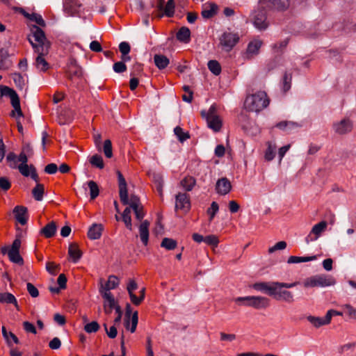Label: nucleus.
I'll use <instances>...</instances> for the list:
<instances>
[{
  "mask_svg": "<svg viewBox=\"0 0 356 356\" xmlns=\"http://www.w3.org/2000/svg\"><path fill=\"white\" fill-rule=\"evenodd\" d=\"M117 176L118 179L119 196L121 202L124 205L129 204L130 207L135 213L136 218L139 220H142L145 213L139 197L136 195H131L129 200L127 181L120 171H117Z\"/></svg>",
  "mask_w": 356,
  "mask_h": 356,
  "instance_id": "nucleus-1",
  "label": "nucleus"
},
{
  "mask_svg": "<svg viewBox=\"0 0 356 356\" xmlns=\"http://www.w3.org/2000/svg\"><path fill=\"white\" fill-rule=\"evenodd\" d=\"M31 35L29 37V41L35 52L48 54L50 48V42L47 41L44 31L38 26L33 25L31 28Z\"/></svg>",
  "mask_w": 356,
  "mask_h": 356,
  "instance_id": "nucleus-2",
  "label": "nucleus"
},
{
  "mask_svg": "<svg viewBox=\"0 0 356 356\" xmlns=\"http://www.w3.org/2000/svg\"><path fill=\"white\" fill-rule=\"evenodd\" d=\"M268 104L269 100L266 93L264 91H259L246 97L244 106L249 111L257 113L266 108Z\"/></svg>",
  "mask_w": 356,
  "mask_h": 356,
  "instance_id": "nucleus-3",
  "label": "nucleus"
},
{
  "mask_svg": "<svg viewBox=\"0 0 356 356\" xmlns=\"http://www.w3.org/2000/svg\"><path fill=\"white\" fill-rule=\"evenodd\" d=\"M22 241L19 237H17L10 245H5L1 248V252L3 255H7L8 259L13 264L22 266L24 264L23 258L19 254Z\"/></svg>",
  "mask_w": 356,
  "mask_h": 356,
  "instance_id": "nucleus-4",
  "label": "nucleus"
},
{
  "mask_svg": "<svg viewBox=\"0 0 356 356\" xmlns=\"http://www.w3.org/2000/svg\"><path fill=\"white\" fill-rule=\"evenodd\" d=\"M201 116L207 120L209 128L215 132L220 131L222 121L218 115V108L216 104L211 105L208 111H202Z\"/></svg>",
  "mask_w": 356,
  "mask_h": 356,
  "instance_id": "nucleus-5",
  "label": "nucleus"
},
{
  "mask_svg": "<svg viewBox=\"0 0 356 356\" xmlns=\"http://www.w3.org/2000/svg\"><path fill=\"white\" fill-rule=\"evenodd\" d=\"M276 286L273 287L272 297L277 300H283L287 302H292L293 300V295L291 291H286L285 289H290L297 285L298 282L293 283H284L275 282Z\"/></svg>",
  "mask_w": 356,
  "mask_h": 356,
  "instance_id": "nucleus-6",
  "label": "nucleus"
},
{
  "mask_svg": "<svg viewBox=\"0 0 356 356\" xmlns=\"http://www.w3.org/2000/svg\"><path fill=\"white\" fill-rule=\"evenodd\" d=\"M1 95L8 96L10 98V103L14 110L11 113L12 116H15L17 113L18 117H22L23 113L20 106V100L17 92L12 88L6 86H0Z\"/></svg>",
  "mask_w": 356,
  "mask_h": 356,
  "instance_id": "nucleus-7",
  "label": "nucleus"
},
{
  "mask_svg": "<svg viewBox=\"0 0 356 356\" xmlns=\"http://www.w3.org/2000/svg\"><path fill=\"white\" fill-rule=\"evenodd\" d=\"M335 284L334 279L326 275H317L307 278L304 282L305 287H325Z\"/></svg>",
  "mask_w": 356,
  "mask_h": 356,
  "instance_id": "nucleus-8",
  "label": "nucleus"
},
{
  "mask_svg": "<svg viewBox=\"0 0 356 356\" xmlns=\"http://www.w3.org/2000/svg\"><path fill=\"white\" fill-rule=\"evenodd\" d=\"M265 7L261 4V8L255 10L252 14V22L254 26L259 30L262 31L267 29L268 22H267V13Z\"/></svg>",
  "mask_w": 356,
  "mask_h": 356,
  "instance_id": "nucleus-9",
  "label": "nucleus"
},
{
  "mask_svg": "<svg viewBox=\"0 0 356 356\" xmlns=\"http://www.w3.org/2000/svg\"><path fill=\"white\" fill-rule=\"evenodd\" d=\"M65 74L66 77L72 81H73L75 79L82 78V68L78 65L75 58L70 57L68 59Z\"/></svg>",
  "mask_w": 356,
  "mask_h": 356,
  "instance_id": "nucleus-10",
  "label": "nucleus"
},
{
  "mask_svg": "<svg viewBox=\"0 0 356 356\" xmlns=\"http://www.w3.org/2000/svg\"><path fill=\"white\" fill-rule=\"evenodd\" d=\"M327 223L325 220H322L320 222L316 224L312 227L309 234L305 238L306 243H309L316 241L321 235V234L325 230Z\"/></svg>",
  "mask_w": 356,
  "mask_h": 356,
  "instance_id": "nucleus-11",
  "label": "nucleus"
},
{
  "mask_svg": "<svg viewBox=\"0 0 356 356\" xmlns=\"http://www.w3.org/2000/svg\"><path fill=\"white\" fill-rule=\"evenodd\" d=\"M245 120H248V115L242 113L238 118V121L244 131L250 136L257 135L260 131L259 127L256 125L254 121H248L249 127L248 124L243 122Z\"/></svg>",
  "mask_w": 356,
  "mask_h": 356,
  "instance_id": "nucleus-12",
  "label": "nucleus"
},
{
  "mask_svg": "<svg viewBox=\"0 0 356 356\" xmlns=\"http://www.w3.org/2000/svg\"><path fill=\"white\" fill-rule=\"evenodd\" d=\"M353 122L349 118H344L339 122L333 123L332 128L335 133L339 135L346 134L353 129Z\"/></svg>",
  "mask_w": 356,
  "mask_h": 356,
  "instance_id": "nucleus-13",
  "label": "nucleus"
},
{
  "mask_svg": "<svg viewBox=\"0 0 356 356\" xmlns=\"http://www.w3.org/2000/svg\"><path fill=\"white\" fill-rule=\"evenodd\" d=\"M118 284V278L114 275H111L105 282L103 279L100 280L99 291L100 293H111V290L115 289Z\"/></svg>",
  "mask_w": 356,
  "mask_h": 356,
  "instance_id": "nucleus-14",
  "label": "nucleus"
},
{
  "mask_svg": "<svg viewBox=\"0 0 356 356\" xmlns=\"http://www.w3.org/2000/svg\"><path fill=\"white\" fill-rule=\"evenodd\" d=\"M240 37L237 32H224V51H229L239 42Z\"/></svg>",
  "mask_w": 356,
  "mask_h": 356,
  "instance_id": "nucleus-15",
  "label": "nucleus"
},
{
  "mask_svg": "<svg viewBox=\"0 0 356 356\" xmlns=\"http://www.w3.org/2000/svg\"><path fill=\"white\" fill-rule=\"evenodd\" d=\"M261 4L269 9L284 10L289 6V0H261Z\"/></svg>",
  "mask_w": 356,
  "mask_h": 356,
  "instance_id": "nucleus-16",
  "label": "nucleus"
},
{
  "mask_svg": "<svg viewBox=\"0 0 356 356\" xmlns=\"http://www.w3.org/2000/svg\"><path fill=\"white\" fill-rule=\"evenodd\" d=\"M165 0H157V8L162 11L163 15L171 17L175 14V0H168L164 6Z\"/></svg>",
  "mask_w": 356,
  "mask_h": 356,
  "instance_id": "nucleus-17",
  "label": "nucleus"
},
{
  "mask_svg": "<svg viewBox=\"0 0 356 356\" xmlns=\"http://www.w3.org/2000/svg\"><path fill=\"white\" fill-rule=\"evenodd\" d=\"M191 208L190 197L186 193H179L176 195L175 209L188 211Z\"/></svg>",
  "mask_w": 356,
  "mask_h": 356,
  "instance_id": "nucleus-18",
  "label": "nucleus"
},
{
  "mask_svg": "<svg viewBox=\"0 0 356 356\" xmlns=\"http://www.w3.org/2000/svg\"><path fill=\"white\" fill-rule=\"evenodd\" d=\"M104 298V311L106 314H110L118 303L112 293H100Z\"/></svg>",
  "mask_w": 356,
  "mask_h": 356,
  "instance_id": "nucleus-19",
  "label": "nucleus"
},
{
  "mask_svg": "<svg viewBox=\"0 0 356 356\" xmlns=\"http://www.w3.org/2000/svg\"><path fill=\"white\" fill-rule=\"evenodd\" d=\"M13 213L17 222L22 225L26 224L28 220V209L24 206H16L13 209Z\"/></svg>",
  "mask_w": 356,
  "mask_h": 356,
  "instance_id": "nucleus-20",
  "label": "nucleus"
},
{
  "mask_svg": "<svg viewBox=\"0 0 356 356\" xmlns=\"http://www.w3.org/2000/svg\"><path fill=\"white\" fill-rule=\"evenodd\" d=\"M275 282H256L253 284L252 287L254 289L263 292L270 296H272L274 286L277 284H275Z\"/></svg>",
  "mask_w": 356,
  "mask_h": 356,
  "instance_id": "nucleus-21",
  "label": "nucleus"
},
{
  "mask_svg": "<svg viewBox=\"0 0 356 356\" xmlns=\"http://www.w3.org/2000/svg\"><path fill=\"white\" fill-rule=\"evenodd\" d=\"M69 259L76 264L81 257L82 252L76 243H71L68 248Z\"/></svg>",
  "mask_w": 356,
  "mask_h": 356,
  "instance_id": "nucleus-22",
  "label": "nucleus"
},
{
  "mask_svg": "<svg viewBox=\"0 0 356 356\" xmlns=\"http://www.w3.org/2000/svg\"><path fill=\"white\" fill-rule=\"evenodd\" d=\"M321 255H313V256H303V257H298V256H291L289 257L287 260L288 264H296L301 262H308V261H317Z\"/></svg>",
  "mask_w": 356,
  "mask_h": 356,
  "instance_id": "nucleus-23",
  "label": "nucleus"
},
{
  "mask_svg": "<svg viewBox=\"0 0 356 356\" xmlns=\"http://www.w3.org/2000/svg\"><path fill=\"white\" fill-rule=\"evenodd\" d=\"M269 299L263 296H252L251 306L257 309H265L269 305Z\"/></svg>",
  "mask_w": 356,
  "mask_h": 356,
  "instance_id": "nucleus-24",
  "label": "nucleus"
},
{
  "mask_svg": "<svg viewBox=\"0 0 356 356\" xmlns=\"http://www.w3.org/2000/svg\"><path fill=\"white\" fill-rule=\"evenodd\" d=\"M149 222L147 220L143 221L139 226V234L142 243L147 245L149 241Z\"/></svg>",
  "mask_w": 356,
  "mask_h": 356,
  "instance_id": "nucleus-25",
  "label": "nucleus"
},
{
  "mask_svg": "<svg viewBox=\"0 0 356 356\" xmlns=\"http://www.w3.org/2000/svg\"><path fill=\"white\" fill-rule=\"evenodd\" d=\"M218 6L215 3L205 4L201 12V15L204 19H210L216 15Z\"/></svg>",
  "mask_w": 356,
  "mask_h": 356,
  "instance_id": "nucleus-26",
  "label": "nucleus"
},
{
  "mask_svg": "<svg viewBox=\"0 0 356 356\" xmlns=\"http://www.w3.org/2000/svg\"><path fill=\"white\" fill-rule=\"evenodd\" d=\"M103 229L102 224H93L88 230V238L93 240L99 239L102 236Z\"/></svg>",
  "mask_w": 356,
  "mask_h": 356,
  "instance_id": "nucleus-27",
  "label": "nucleus"
},
{
  "mask_svg": "<svg viewBox=\"0 0 356 356\" xmlns=\"http://www.w3.org/2000/svg\"><path fill=\"white\" fill-rule=\"evenodd\" d=\"M56 224L54 221H51L47 224L41 230L40 234H42L45 238L53 237L56 232Z\"/></svg>",
  "mask_w": 356,
  "mask_h": 356,
  "instance_id": "nucleus-28",
  "label": "nucleus"
},
{
  "mask_svg": "<svg viewBox=\"0 0 356 356\" xmlns=\"http://www.w3.org/2000/svg\"><path fill=\"white\" fill-rule=\"evenodd\" d=\"M176 37L179 41L188 43L191 39V31L188 27L183 26L179 29Z\"/></svg>",
  "mask_w": 356,
  "mask_h": 356,
  "instance_id": "nucleus-29",
  "label": "nucleus"
},
{
  "mask_svg": "<svg viewBox=\"0 0 356 356\" xmlns=\"http://www.w3.org/2000/svg\"><path fill=\"white\" fill-rule=\"evenodd\" d=\"M38 56L35 59V66L36 67L42 72H46L49 68V64L44 59V56L47 54H41L40 52H37Z\"/></svg>",
  "mask_w": 356,
  "mask_h": 356,
  "instance_id": "nucleus-30",
  "label": "nucleus"
},
{
  "mask_svg": "<svg viewBox=\"0 0 356 356\" xmlns=\"http://www.w3.org/2000/svg\"><path fill=\"white\" fill-rule=\"evenodd\" d=\"M155 65L159 70L165 69L170 63L169 59L164 55L156 54L154 56Z\"/></svg>",
  "mask_w": 356,
  "mask_h": 356,
  "instance_id": "nucleus-31",
  "label": "nucleus"
},
{
  "mask_svg": "<svg viewBox=\"0 0 356 356\" xmlns=\"http://www.w3.org/2000/svg\"><path fill=\"white\" fill-rule=\"evenodd\" d=\"M277 145L275 142L268 141L267 143V149L265 152V159L268 161H272L276 154Z\"/></svg>",
  "mask_w": 356,
  "mask_h": 356,
  "instance_id": "nucleus-32",
  "label": "nucleus"
},
{
  "mask_svg": "<svg viewBox=\"0 0 356 356\" xmlns=\"http://www.w3.org/2000/svg\"><path fill=\"white\" fill-rule=\"evenodd\" d=\"M196 184L195 179L192 176L185 177L181 181V186L186 191H191Z\"/></svg>",
  "mask_w": 356,
  "mask_h": 356,
  "instance_id": "nucleus-33",
  "label": "nucleus"
},
{
  "mask_svg": "<svg viewBox=\"0 0 356 356\" xmlns=\"http://www.w3.org/2000/svg\"><path fill=\"white\" fill-rule=\"evenodd\" d=\"M44 193V186L42 184L38 183L32 190V195L36 201H41Z\"/></svg>",
  "mask_w": 356,
  "mask_h": 356,
  "instance_id": "nucleus-34",
  "label": "nucleus"
},
{
  "mask_svg": "<svg viewBox=\"0 0 356 356\" xmlns=\"http://www.w3.org/2000/svg\"><path fill=\"white\" fill-rule=\"evenodd\" d=\"M23 15L25 17L30 19L31 21L36 22L39 26L44 27L46 24L42 16L37 13L29 14L26 12H24Z\"/></svg>",
  "mask_w": 356,
  "mask_h": 356,
  "instance_id": "nucleus-35",
  "label": "nucleus"
},
{
  "mask_svg": "<svg viewBox=\"0 0 356 356\" xmlns=\"http://www.w3.org/2000/svg\"><path fill=\"white\" fill-rule=\"evenodd\" d=\"M207 66L209 70L214 74L219 75L221 73V65L220 63H218L216 60H211L208 62Z\"/></svg>",
  "mask_w": 356,
  "mask_h": 356,
  "instance_id": "nucleus-36",
  "label": "nucleus"
},
{
  "mask_svg": "<svg viewBox=\"0 0 356 356\" xmlns=\"http://www.w3.org/2000/svg\"><path fill=\"white\" fill-rule=\"evenodd\" d=\"M0 302L13 303L17 307V302L15 297L10 293H0Z\"/></svg>",
  "mask_w": 356,
  "mask_h": 356,
  "instance_id": "nucleus-37",
  "label": "nucleus"
},
{
  "mask_svg": "<svg viewBox=\"0 0 356 356\" xmlns=\"http://www.w3.org/2000/svg\"><path fill=\"white\" fill-rule=\"evenodd\" d=\"M122 220L125 224V226L129 230H132L131 217V207H127L122 216Z\"/></svg>",
  "mask_w": 356,
  "mask_h": 356,
  "instance_id": "nucleus-38",
  "label": "nucleus"
},
{
  "mask_svg": "<svg viewBox=\"0 0 356 356\" xmlns=\"http://www.w3.org/2000/svg\"><path fill=\"white\" fill-rule=\"evenodd\" d=\"M88 186L90 189V195L91 200H95L99 193V186L97 183L94 181H89L88 182Z\"/></svg>",
  "mask_w": 356,
  "mask_h": 356,
  "instance_id": "nucleus-39",
  "label": "nucleus"
},
{
  "mask_svg": "<svg viewBox=\"0 0 356 356\" xmlns=\"http://www.w3.org/2000/svg\"><path fill=\"white\" fill-rule=\"evenodd\" d=\"M10 76L13 79L15 86L18 88L22 89L25 85L24 79L23 76L18 72H15V73L11 74Z\"/></svg>",
  "mask_w": 356,
  "mask_h": 356,
  "instance_id": "nucleus-40",
  "label": "nucleus"
},
{
  "mask_svg": "<svg viewBox=\"0 0 356 356\" xmlns=\"http://www.w3.org/2000/svg\"><path fill=\"white\" fill-rule=\"evenodd\" d=\"M261 46V42L259 40L250 42L248 46L247 53L248 54H256L258 53Z\"/></svg>",
  "mask_w": 356,
  "mask_h": 356,
  "instance_id": "nucleus-41",
  "label": "nucleus"
},
{
  "mask_svg": "<svg viewBox=\"0 0 356 356\" xmlns=\"http://www.w3.org/2000/svg\"><path fill=\"white\" fill-rule=\"evenodd\" d=\"M177 241L170 238H164L161 243V246L162 248H164L168 250H174L177 247Z\"/></svg>",
  "mask_w": 356,
  "mask_h": 356,
  "instance_id": "nucleus-42",
  "label": "nucleus"
},
{
  "mask_svg": "<svg viewBox=\"0 0 356 356\" xmlns=\"http://www.w3.org/2000/svg\"><path fill=\"white\" fill-rule=\"evenodd\" d=\"M175 134L178 138L179 140L181 143L186 140L190 138L188 132H184L183 129L179 126L176 127L174 129Z\"/></svg>",
  "mask_w": 356,
  "mask_h": 356,
  "instance_id": "nucleus-43",
  "label": "nucleus"
},
{
  "mask_svg": "<svg viewBox=\"0 0 356 356\" xmlns=\"http://www.w3.org/2000/svg\"><path fill=\"white\" fill-rule=\"evenodd\" d=\"M291 74L285 72L282 79V90L284 92H287L291 88Z\"/></svg>",
  "mask_w": 356,
  "mask_h": 356,
  "instance_id": "nucleus-44",
  "label": "nucleus"
},
{
  "mask_svg": "<svg viewBox=\"0 0 356 356\" xmlns=\"http://www.w3.org/2000/svg\"><path fill=\"white\" fill-rule=\"evenodd\" d=\"M90 163L92 165L95 166L99 169H102L104 167V163L102 157L100 155L95 154L90 159Z\"/></svg>",
  "mask_w": 356,
  "mask_h": 356,
  "instance_id": "nucleus-45",
  "label": "nucleus"
},
{
  "mask_svg": "<svg viewBox=\"0 0 356 356\" xmlns=\"http://www.w3.org/2000/svg\"><path fill=\"white\" fill-rule=\"evenodd\" d=\"M276 127L282 130L287 131L297 127L298 125L293 122L283 121L277 123Z\"/></svg>",
  "mask_w": 356,
  "mask_h": 356,
  "instance_id": "nucleus-46",
  "label": "nucleus"
},
{
  "mask_svg": "<svg viewBox=\"0 0 356 356\" xmlns=\"http://www.w3.org/2000/svg\"><path fill=\"white\" fill-rule=\"evenodd\" d=\"M100 328L99 323L97 321H92L88 323L84 326V330L87 333L97 332Z\"/></svg>",
  "mask_w": 356,
  "mask_h": 356,
  "instance_id": "nucleus-47",
  "label": "nucleus"
},
{
  "mask_svg": "<svg viewBox=\"0 0 356 356\" xmlns=\"http://www.w3.org/2000/svg\"><path fill=\"white\" fill-rule=\"evenodd\" d=\"M219 242L220 241L218 238L215 235H209L205 236L204 243L213 248L217 247Z\"/></svg>",
  "mask_w": 356,
  "mask_h": 356,
  "instance_id": "nucleus-48",
  "label": "nucleus"
},
{
  "mask_svg": "<svg viewBox=\"0 0 356 356\" xmlns=\"http://www.w3.org/2000/svg\"><path fill=\"white\" fill-rule=\"evenodd\" d=\"M286 246H287V244L285 241H279L277 243H275L273 246L269 248L268 253L272 254L277 250H283L286 248Z\"/></svg>",
  "mask_w": 356,
  "mask_h": 356,
  "instance_id": "nucleus-49",
  "label": "nucleus"
},
{
  "mask_svg": "<svg viewBox=\"0 0 356 356\" xmlns=\"http://www.w3.org/2000/svg\"><path fill=\"white\" fill-rule=\"evenodd\" d=\"M104 153L107 158H111L113 156L112 143L108 139L104 141Z\"/></svg>",
  "mask_w": 356,
  "mask_h": 356,
  "instance_id": "nucleus-50",
  "label": "nucleus"
},
{
  "mask_svg": "<svg viewBox=\"0 0 356 356\" xmlns=\"http://www.w3.org/2000/svg\"><path fill=\"white\" fill-rule=\"evenodd\" d=\"M307 319L316 327H319L325 325L323 321V318L308 316Z\"/></svg>",
  "mask_w": 356,
  "mask_h": 356,
  "instance_id": "nucleus-51",
  "label": "nucleus"
},
{
  "mask_svg": "<svg viewBox=\"0 0 356 356\" xmlns=\"http://www.w3.org/2000/svg\"><path fill=\"white\" fill-rule=\"evenodd\" d=\"M219 210V206L216 202L211 203V207L207 209V214L209 216V220H211L215 214Z\"/></svg>",
  "mask_w": 356,
  "mask_h": 356,
  "instance_id": "nucleus-52",
  "label": "nucleus"
},
{
  "mask_svg": "<svg viewBox=\"0 0 356 356\" xmlns=\"http://www.w3.org/2000/svg\"><path fill=\"white\" fill-rule=\"evenodd\" d=\"M334 315H342L341 312H337L335 310L330 309L327 311L325 316L323 318V321L325 325H327L330 323L332 316Z\"/></svg>",
  "mask_w": 356,
  "mask_h": 356,
  "instance_id": "nucleus-53",
  "label": "nucleus"
},
{
  "mask_svg": "<svg viewBox=\"0 0 356 356\" xmlns=\"http://www.w3.org/2000/svg\"><path fill=\"white\" fill-rule=\"evenodd\" d=\"M11 187V183L6 177H0V188L4 191H8Z\"/></svg>",
  "mask_w": 356,
  "mask_h": 356,
  "instance_id": "nucleus-54",
  "label": "nucleus"
},
{
  "mask_svg": "<svg viewBox=\"0 0 356 356\" xmlns=\"http://www.w3.org/2000/svg\"><path fill=\"white\" fill-rule=\"evenodd\" d=\"M129 321H130V323H131V327H129L128 330H130L131 332L134 333L136 331V327L138 325V321L137 312H135L132 314L131 320L129 319Z\"/></svg>",
  "mask_w": 356,
  "mask_h": 356,
  "instance_id": "nucleus-55",
  "label": "nucleus"
},
{
  "mask_svg": "<svg viewBox=\"0 0 356 356\" xmlns=\"http://www.w3.org/2000/svg\"><path fill=\"white\" fill-rule=\"evenodd\" d=\"M113 70L116 73H122L127 70V65L123 62H116L113 66Z\"/></svg>",
  "mask_w": 356,
  "mask_h": 356,
  "instance_id": "nucleus-56",
  "label": "nucleus"
},
{
  "mask_svg": "<svg viewBox=\"0 0 356 356\" xmlns=\"http://www.w3.org/2000/svg\"><path fill=\"white\" fill-rule=\"evenodd\" d=\"M252 298V296L238 297L236 299V302L239 305L250 307Z\"/></svg>",
  "mask_w": 356,
  "mask_h": 356,
  "instance_id": "nucleus-57",
  "label": "nucleus"
},
{
  "mask_svg": "<svg viewBox=\"0 0 356 356\" xmlns=\"http://www.w3.org/2000/svg\"><path fill=\"white\" fill-rule=\"evenodd\" d=\"M18 169L19 172L24 177H29L31 172V168L27 164H20L18 166Z\"/></svg>",
  "mask_w": 356,
  "mask_h": 356,
  "instance_id": "nucleus-58",
  "label": "nucleus"
},
{
  "mask_svg": "<svg viewBox=\"0 0 356 356\" xmlns=\"http://www.w3.org/2000/svg\"><path fill=\"white\" fill-rule=\"evenodd\" d=\"M154 181L155 182V184H156V188H157V190L161 193L162 191V188H163V177L161 175H154Z\"/></svg>",
  "mask_w": 356,
  "mask_h": 356,
  "instance_id": "nucleus-59",
  "label": "nucleus"
},
{
  "mask_svg": "<svg viewBox=\"0 0 356 356\" xmlns=\"http://www.w3.org/2000/svg\"><path fill=\"white\" fill-rule=\"evenodd\" d=\"M119 50L121 54H124V56H126V54H129L131 50L129 44L127 42H122L119 44Z\"/></svg>",
  "mask_w": 356,
  "mask_h": 356,
  "instance_id": "nucleus-60",
  "label": "nucleus"
},
{
  "mask_svg": "<svg viewBox=\"0 0 356 356\" xmlns=\"http://www.w3.org/2000/svg\"><path fill=\"white\" fill-rule=\"evenodd\" d=\"M23 327L26 332H30L32 334L37 333L35 327L33 325V324L29 321H24L23 323Z\"/></svg>",
  "mask_w": 356,
  "mask_h": 356,
  "instance_id": "nucleus-61",
  "label": "nucleus"
},
{
  "mask_svg": "<svg viewBox=\"0 0 356 356\" xmlns=\"http://www.w3.org/2000/svg\"><path fill=\"white\" fill-rule=\"evenodd\" d=\"M228 209L232 213H235L239 211L240 205L235 200H231L228 203Z\"/></svg>",
  "mask_w": 356,
  "mask_h": 356,
  "instance_id": "nucleus-62",
  "label": "nucleus"
},
{
  "mask_svg": "<svg viewBox=\"0 0 356 356\" xmlns=\"http://www.w3.org/2000/svg\"><path fill=\"white\" fill-rule=\"evenodd\" d=\"M27 291L29 293V294L33 298H36L39 295V291L38 289L31 283H27Z\"/></svg>",
  "mask_w": 356,
  "mask_h": 356,
  "instance_id": "nucleus-63",
  "label": "nucleus"
},
{
  "mask_svg": "<svg viewBox=\"0 0 356 356\" xmlns=\"http://www.w3.org/2000/svg\"><path fill=\"white\" fill-rule=\"evenodd\" d=\"M11 66V60L9 59L0 58V70H8Z\"/></svg>",
  "mask_w": 356,
  "mask_h": 356,
  "instance_id": "nucleus-64",
  "label": "nucleus"
}]
</instances>
